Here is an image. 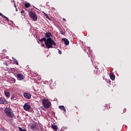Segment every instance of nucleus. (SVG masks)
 <instances>
[{
    "mask_svg": "<svg viewBox=\"0 0 131 131\" xmlns=\"http://www.w3.org/2000/svg\"><path fill=\"white\" fill-rule=\"evenodd\" d=\"M0 104H3V105L8 104V101L5 98L0 97Z\"/></svg>",
    "mask_w": 131,
    "mask_h": 131,
    "instance_id": "423d86ee",
    "label": "nucleus"
},
{
    "mask_svg": "<svg viewBox=\"0 0 131 131\" xmlns=\"http://www.w3.org/2000/svg\"><path fill=\"white\" fill-rule=\"evenodd\" d=\"M40 41H45L46 48L47 49H53L56 46V42L52 38H47L43 37L39 40ZM54 46V47H53Z\"/></svg>",
    "mask_w": 131,
    "mask_h": 131,
    "instance_id": "f257e3e1",
    "label": "nucleus"
},
{
    "mask_svg": "<svg viewBox=\"0 0 131 131\" xmlns=\"http://www.w3.org/2000/svg\"><path fill=\"white\" fill-rule=\"evenodd\" d=\"M25 6L26 7V8H29V7H30V4H29L28 3H26L25 4Z\"/></svg>",
    "mask_w": 131,
    "mask_h": 131,
    "instance_id": "f3484780",
    "label": "nucleus"
},
{
    "mask_svg": "<svg viewBox=\"0 0 131 131\" xmlns=\"http://www.w3.org/2000/svg\"><path fill=\"white\" fill-rule=\"evenodd\" d=\"M8 81L10 83H15L16 82V79L14 78H12L11 77H8Z\"/></svg>",
    "mask_w": 131,
    "mask_h": 131,
    "instance_id": "0eeeda50",
    "label": "nucleus"
},
{
    "mask_svg": "<svg viewBox=\"0 0 131 131\" xmlns=\"http://www.w3.org/2000/svg\"><path fill=\"white\" fill-rule=\"evenodd\" d=\"M18 129H19V131H27V130L25 129H22V128L20 127H18Z\"/></svg>",
    "mask_w": 131,
    "mask_h": 131,
    "instance_id": "aec40b11",
    "label": "nucleus"
},
{
    "mask_svg": "<svg viewBox=\"0 0 131 131\" xmlns=\"http://www.w3.org/2000/svg\"><path fill=\"white\" fill-rule=\"evenodd\" d=\"M51 127L54 130H58V126H57V125H52Z\"/></svg>",
    "mask_w": 131,
    "mask_h": 131,
    "instance_id": "ddd939ff",
    "label": "nucleus"
},
{
    "mask_svg": "<svg viewBox=\"0 0 131 131\" xmlns=\"http://www.w3.org/2000/svg\"><path fill=\"white\" fill-rule=\"evenodd\" d=\"M30 108H31V106H30L29 103H26L24 105V109L25 110V111H29Z\"/></svg>",
    "mask_w": 131,
    "mask_h": 131,
    "instance_id": "39448f33",
    "label": "nucleus"
},
{
    "mask_svg": "<svg viewBox=\"0 0 131 131\" xmlns=\"http://www.w3.org/2000/svg\"><path fill=\"white\" fill-rule=\"evenodd\" d=\"M45 37L47 38H52V34L50 32H47L45 33Z\"/></svg>",
    "mask_w": 131,
    "mask_h": 131,
    "instance_id": "9d476101",
    "label": "nucleus"
},
{
    "mask_svg": "<svg viewBox=\"0 0 131 131\" xmlns=\"http://www.w3.org/2000/svg\"><path fill=\"white\" fill-rule=\"evenodd\" d=\"M12 59L13 60V62H14V64H16V65H18V61H17V59H16L14 57H12Z\"/></svg>",
    "mask_w": 131,
    "mask_h": 131,
    "instance_id": "dca6fc26",
    "label": "nucleus"
},
{
    "mask_svg": "<svg viewBox=\"0 0 131 131\" xmlns=\"http://www.w3.org/2000/svg\"><path fill=\"white\" fill-rule=\"evenodd\" d=\"M42 47H45V45H42Z\"/></svg>",
    "mask_w": 131,
    "mask_h": 131,
    "instance_id": "bb28decb",
    "label": "nucleus"
},
{
    "mask_svg": "<svg viewBox=\"0 0 131 131\" xmlns=\"http://www.w3.org/2000/svg\"><path fill=\"white\" fill-rule=\"evenodd\" d=\"M63 41H64L65 45H66V46H68V45H69V40H68V39H66V38H63L62 39Z\"/></svg>",
    "mask_w": 131,
    "mask_h": 131,
    "instance_id": "f8f14e48",
    "label": "nucleus"
},
{
    "mask_svg": "<svg viewBox=\"0 0 131 131\" xmlns=\"http://www.w3.org/2000/svg\"><path fill=\"white\" fill-rule=\"evenodd\" d=\"M58 54H59L60 55H61V54H62V51L59 50V51H58Z\"/></svg>",
    "mask_w": 131,
    "mask_h": 131,
    "instance_id": "5701e85b",
    "label": "nucleus"
},
{
    "mask_svg": "<svg viewBox=\"0 0 131 131\" xmlns=\"http://www.w3.org/2000/svg\"><path fill=\"white\" fill-rule=\"evenodd\" d=\"M24 96L25 98H26V99H31V95L28 93H24Z\"/></svg>",
    "mask_w": 131,
    "mask_h": 131,
    "instance_id": "6e6552de",
    "label": "nucleus"
},
{
    "mask_svg": "<svg viewBox=\"0 0 131 131\" xmlns=\"http://www.w3.org/2000/svg\"><path fill=\"white\" fill-rule=\"evenodd\" d=\"M29 15L30 17L34 20V21H37V16H36V14L35 13H34V12L30 11L29 12Z\"/></svg>",
    "mask_w": 131,
    "mask_h": 131,
    "instance_id": "20e7f679",
    "label": "nucleus"
},
{
    "mask_svg": "<svg viewBox=\"0 0 131 131\" xmlns=\"http://www.w3.org/2000/svg\"><path fill=\"white\" fill-rule=\"evenodd\" d=\"M21 14H22V13H24V11H21Z\"/></svg>",
    "mask_w": 131,
    "mask_h": 131,
    "instance_id": "393cba45",
    "label": "nucleus"
},
{
    "mask_svg": "<svg viewBox=\"0 0 131 131\" xmlns=\"http://www.w3.org/2000/svg\"><path fill=\"white\" fill-rule=\"evenodd\" d=\"M42 103L45 108H50L52 105V104H51V102L47 99H42Z\"/></svg>",
    "mask_w": 131,
    "mask_h": 131,
    "instance_id": "7ed1b4c3",
    "label": "nucleus"
},
{
    "mask_svg": "<svg viewBox=\"0 0 131 131\" xmlns=\"http://www.w3.org/2000/svg\"><path fill=\"white\" fill-rule=\"evenodd\" d=\"M58 108H59V109H60V110H63V112L66 113V108H65V107L64 106L60 105L58 106Z\"/></svg>",
    "mask_w": 131,
    "mask_h": 131,
    "instance_id": "9b49d317",
    "label": "nucleus"
},
{
    "mask_svg": "<svg viewBox=\"0 0 131 131\" xmlns=\"http://www.w3.org/2000/svg\"><path fill=\"white\" fill-rule=\"evenodd\" d=\"M5 112L6 113V116L9 117V118H13L15 116L13 111L11 109L6 108L5 110Z\"/></svg>",
    "mask_w": 131,
    "mask_h": 131,
    "instance_id": "f03ea898",
    "label": "nucleus"
},
{
    "mask_svg": "<svg viewBox=\"0 0 131 131\" xmlns=\"http://www.w3.org/2000/svg\"><path fill=\"white\" fill-rule=\"evenodd\" d=\"M2 15H3V14L0 13V16H2Z\"/></svg>",
    "mask_w": 131,
    "mask_h": 131,
    "instance_id": "a878e982",
    "label": "nucleus"
},
{
    "mask_svg": "<svg viewBox=\"0 0 131 131\" xmlns=\"http://www.w3.org/2000/svg\"><path fill=\"white\" fill-rule=\"evenodd\" d=\"M4 64L6 65V66H8V63L7 62H6V61L4 62Z\"/></svg>",
    "mask_w": 131,
    "mask_h": 131,
    "instance_id": "4be33fe9",
    "label": "nucleus"
},
{
    "mask_svg": "<svg viewBox=\"0 0 131 131\" xmlns=\"http://www.w3.org/2000/svg\"><path fill=\"white\" fill-rule=\"evenodd\" d=\"M110 77L111 79H112V80H114V79H115V75H114L112 74H110Z\"/></svg>",
    "mask_w": 131,
    "mask_h": 131,
    "instance_id": "4468645a",
    "label": "nucleus"
},
{
    "mask_svg": "<svg viewBox=\"0 0 131 131\" xmlns=\"http://www.w3.org/2000/svg\"><path fill=\"white\" fill-rule=\"evenodd\" d=\"M31 128H32V129H35L36 128V125L35 124L32 125Z\"/></svg>",
    "mask_w": 131,
    "mask_h": 131,
    "instance_id": "a211bd4d",
    "label": "nucleus"
},
{
    "mask_svg": "<svg viewBox=\"0 0 131 131\" xmlns=\"http://www.w3.org/2000/svg\"><path fill=\"white\" fill-rule=\"evenodd\" d=\"M4 94L6 97H7L8 98H10V93H9V92L5 91Z\"/></svg>",
    "mask_w": 131,
    "mask_h": 131,
    "instance_id": "2eb2a0df",
    "label": "nucleus"
},
{
    "mask_svg": "<svg viewBox=\"0 0 131 131\" xmlns=\"http://www.w3.org/2000/svg\"><path fill=\"white\" fill-rule=\"evenodd\" d=\"M42 13H44V15L46 16V18H47V19H49V16H48V14L45 13L44 12H42Z\"/></svg>",
    "mask_w": 131,
    "mask_h": 131,
    "instance_id": "412c9836",
    "label": "nucleus"
},
{
    "mask_svg": "<svg viewBox=\"0 0 131 131\" xmlns=\"http://www.w3.org/2000/svg\"><path fill=\"white\" fill-rule=\"evenodd\" d=\"M62 20H63V21H66V19H65V18H63Z\"/></svg>",
    "mask_w": 131,
    "mask_h": 131,
    "instance_id": "b1692460",
    "label": "nucleus"
},
{
    "mask_svg": "<svg viewBox=\"0 0 131 131\" xmlns=\"http://www.w3.org/2000/svg\"><path fill=\"white\" fill-rule=\"evenodd\" d=\"M17 78H18L19 80H22L23 79H24V76L22 74H18Z\"/></svg>",
    "mask_w": 131,
    "mask_h": 131,
    "instance_id": "1a4fd4ad",
    "label": "nucleus"
},
{
    "mask_svg": "<svg viewBox=\"0 0 131 131\" xmlns=\"http://www.w3.org/2000/svg\"><path fill=\"white\" fill-rule=\"evenodd\" d=\"M2 17H4V18H5L6 19V20H7V21H8V22H9V18H8L7 16L4 15L3 14H2Z\"/></svg>",
    "mask_w": 131,
    "mask_h": 131,
    "instance_id": "6ab92c4d",
    "label": "nucleus"
}]
</instances>
